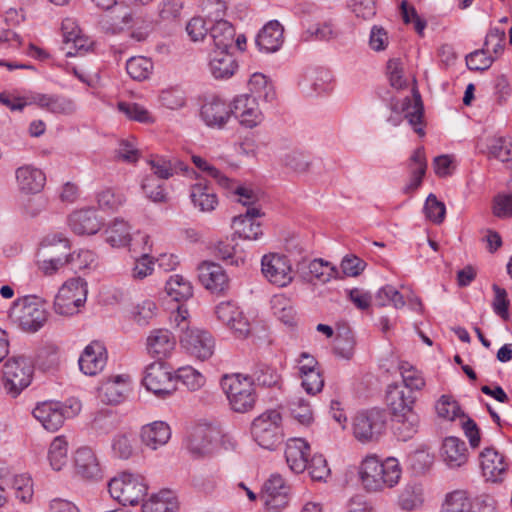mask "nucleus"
I'll return each mask as SVG.
<instances>
[{
	"mask_svg": "<svg viewBox=\"0 0 512 512\" xmlns=\"http://www.w3.org/2000/svg\"><path fill=\"white\" fill-rule=\"evenodd\" d=\"M402 111L405 119L408 120L413 130L420 136H424L425 132L422 124L424 108L419 94H415L414 98L405 97L402 103Z\"/></svg>",
	"mask_w": 512,
	"mask_h": 512,
	"instance_id": "nucleus-39",
	"label": "nucleus"
},
{
	"mask_svg": "<svg viewBox=\"0 0 512 512\" xmlns=\"http://www.w3.org/2000/svg\"><path fill=\"white\" fill-rule=\"evenodd\" d=\"M386 430V415L382 410L359 412L352 421L355 439L362 444L377 442Z\"/></svg>",
	"mask_w": 512,
	"mask_h": 512,
	"instance_id": "nucleus-8",
	"label": "nucleus"
},
{
	"mask_svg": "<svg viewBox=\"0 0 512 512\" xmlns=\"http://www.w3.org/2000/svg\"><path fill=\"white\" fill-rule=\"evenodd\" d=\"M296 271L300 278L307 283H312L314 280L320 283H327L333 278H337L339 271L330 262L322 258H315L311 261L302 260L297 263Z\"/></svg>",
	"mask_w": 512,
	"mask_h": 512,
	"instance_id": "nucleus-15",
	"label": "nucleus"
},
{
	"mask_svg": "<svg viewBox=\"0 0 512 512\" xmlns=\"http://www.w3.org/2000/svg\"><path fill=\"white\" fill-rule=\"evenodd\" d=\"M404 386L410 390L407 394L413 391H419L425 386V380L422 373L408 363H403L399 367Z\"/></svg>",
	"mask_w": 512,
	"mask_h": 512,
	"instance_id": "nucleus-57",
	"label": "nucleus"
},
{
	"mask_svg": "<svg viewBox=\"0 0 512 512\" xmlns=\"http://www.w3.org/2000/svg\"><path fill=\"white\" fill-rule=\"evenodd\" d=\"M126 70L132 79L143 81L152 73L153 63L144 56L131 57L126 63Z\"/></svg>",
	"mask_w": 512,
	"mask_h": 512,
	"instance_id": "nucleus-51",
	"label": "nucleus"
},
{
	"mask_svg": "<svg viewBox=\"0 0 512 512\" xmlns=\"http://www.w3.org/2000/svg\"><path fill=\"white\" fill-rule=\"evenodd\" d=\"M157 306L152 300H143L131 310L132 319L140 326H146L155 317Z\"/></svg>",
	"mask_w": 512,
	"mask_h": 512,
	"instance_id": "nucleus-61",
	"label": "nucleus"
},
{
	"mask_svg": "<svg viewBox=\"0 0 512 512\" xmlns=\"http://www.w3.org/2000/svg\"><path fill=\"white\" fill-rule=\"evenodd\" d=\"M136 16L137 13L132 9L123 5L118 6L111 17V23L106 26V30L112 34H118L125 29H131Z\"/></svg>",
	"mask_w": 512,
	"mask_h": 512,
	"instance_id": "nucleus-49",
	"label": "nucleus"
},
{
	"mask_svg": "<svg viewBox=\"0 0 512 512\" xmlns=\"http://www.w3.org/2000/svg\"><path fill=\"white\" fill-rule=\"evenodd\" d=\"M218 432L210 425L200 424L192 428L187 440L186 449L194 459L210 456L216 445Z\"/></svg>",
	"mask_w": 512,
	"mask_h": 512,
	"instance_id": "nucleus-13",
	"label": "nucleus"
},
{
	"mask_svg": "<svg viewBox=\"0 0 512 512\" xmlns=\"http://www.w3.org/2000/svg\"><path fill=\"white\" fill-rule=\"evenodd\" d=\"M190 198L194 207L201 212H211L218 205L217 196L207 183L194 184L190 190Z\"/></svg>",
	"mask_w": 512,
	"mask_h": 512,
	"instance_id": "nucleus-37",
	"label": "nucleus"
},
{
	"mask_svg": "<svg viewBox=\"0 0 512 512\" xmlns=\"http://www.w3.org/2000/svg\"><path fill=\"white\" fill-rule=\"evenodd\" d=\"M108 490L120 504L134 506L147 495L148 485L142 475L123 472L109 481Z\"/></svg>",
	"mask_w": 512,
	"mask_h": 512,
	"instance_id": "nucleus-3",
	"label": "nucleus"
},
{
	"mask_svg": "<svg viewBox=\"0 0 512 512\" xmlns=\"http://www.w3.org/2000/svg\"><path fill=\"white\" fill-rule=\"evenodd\" d=\"M283 26L277 21H269L258 33L256 44L265 52H276L284 42Z\"/></svg>",
	"mask_w": 512,
	"mask_h": 512,
	"instance_id": "nucleus-33",
	"label": "nucleus"
},
{
	"mask_svg": "<svg viewBox=\"0 0 512 512\" xmlns=\"http://www.w3.org/2000/svg\"><path fill=\"white\" fill-rule=\"evenodd\" d=\"M386 401L389 405L395 422V433L399 439L407 441L417 433L420 419L414 411L415 397L405 394L397 384L387 388Z\"/></svg>",
	"mask_w": 512,
	"mask_h": 512,
	"instance_id": "nucleus-2",
	"label": "nucleus"
},
{
	"mask_svg": "<svg viewBox=\"0 0 512 512\" xmlns=\"http://www.w3.org/2000/svg\"><path fill=\"white\" fill-rule=\"evenodd\" d=\"M221 387L235 412L244 413L254 407L255 392L248 378L240 374L225 375L221 380Z\"/></svg>",
	"mask_w": 512,
	"mask_h": 512,
	"instance_id": "nucleus-7",
	"label": "nucleus"
},
{
	"mask_svg": "<svg viewBox=\"0 0 512 512\" xmlns=\"http://www.w3.org/2000/svg\"><path fill=\"white\" fill-rule=\"evenodd\" d=\"M292 417L301 425L309 426L313 422V411L310 403L301 396H293L288 402Z\"/></svg>",
	"mask_w": 512,
	"mask_h": 512,
	"instance_id": "nucleus-48",
	"label": "nucleus"
},
{
	"mask_svg": "<svg viewBox=\"0 0 512 512\" xmlns=\"http://www.w3.org/2000/svg\"><path fill=\"white\" fill-rule=\"evenodd\" d=\"M15 177L19 190L27 194L39 193L46 182L45 174L40 169L30 165L17 168Z\"/></svg>",
	"mask_w": 512,
	"mask_h": 512,
	"instance_id": "nucleus-29",
	"label": "nucleus"
},
{
	"mask_svg": "<svg viewBox=\"0 0 512 512\" xmlns=\"http://www.w3.org/2000/svg\"><path fill=\"white\" fill-rule=\"evenodd\" d=\"M198 279L212 293H221L229 286V278L225 270L214 262H203L199 265Z\"/></svg>",
	"mask_w": 512,
	"mask_h": 512,
	"instance_id": "nucleus-22",
	"label": "nucleus"
},
{
	"mask_svg": "<svg viewBox=\"0 0 512 512\" xmlns=\"http://www.w3.org/2000/svg\"><path fill=\"white\" fill-rule=\"evenodd\" d=\"M208 69L215 79H228L238 69V63L230 50L212 49L208 54Z\"/></svg>",
	"mask_w": 512,
	"mask_h": 512,
	"instance_id": "nucleus-24",
	"label": "nucleus"
},
{
	"mask_svg": "<svg viewBox=\"0 0 512 512\" xmlns=\"http://www.w3.org/2000/svg\"><path fill=\"white\" fill-rule=\"evenodd\" d=\"M105 240L112 247H124L132 240L130 226L123 219H115L105 229Z\"/></svg>",
	"mask_w": 512,
	"mask_h": 512,
	"instance_id": "nucleus-43",
	"label": "nucleus"
},
{
	"mask_svg": "<svg viewBox=\"0 0 512 512\" xmlns=\"http://www.w3.org/2000/svg\"><path fill=\"white\" fill-rule=\"evenodd\" d=\"M177 509V499L169 490H163L151 495L142 504V512H176Z\"/></svg>",
	"mask_w": 512,
	"mask_h": 512,
	"instance_id": "nucleus-40",
	"label": "nucleus"
},
{
	"mask_svg": "<svg viewBox=\"0 0 512 512\" xmlns=\"http://www.w3.org/2000/svg\"><path fill=\"white\" fill-rule=\"evenodd\" d=\"M164 180L155 177L154 175H147L141 182V189L146 197L155 203H165L168 200V195L165 191Z\"/></svg>",
	"mask_w": 512,
	"mask_h": 512,
	"instance_id": "nucleus-50",
	"label": "nucleus"
},
{
	"mask_svg": "<svg viewBox=\"0 0 512 512\" xmlns=\"http://www.w3.org/2000/svg\"><path fill=\"white\" fill-rule=\"evenodd\" d=\"M175 345V337L167 329L152 330L146 340L149 355L158 359L168 357L174 350Z\"/></svg>",
	"mask_w": 512,
	"mask_h": 512,
	"instance_id": "nucleus-26",
	"label": "nucleus"
},
{
	"mask_svg": "<svg viewBox=\"0 0 512 512\" xmlns=\"http://www.w3.org/2000/svg\"><path fill=\"white\" fill-rule=\"evenodd\" d=\"M181 329L180 345L189 355L204 361L214 354L215 340L210 332L196 327Z\"/></svg>",
	"mask_w": 512,
	"mask_h": 512,
	"instance_id": "nucleus-10",
	"label": "nucleus"
},
{
	"mask_svg": "<svg viewBox=\"0 0 512 512\" xmlns=\"http://www.w3.org/2000/svg\"><path fill=\"white\" fill-rule=\"evenodd\" d=\"M93 41L82 34H75L64 42L63 49L66 51L67 57L84 55L92 49Z\"/></svg>",
	"mask_w": 512,
	"mask_h": 512,
	"instance_id": "nucleus-58",
	"label": "nucleus"
},
{
	"mask_svg": "<svg viewBox=\"0 0 512 512\" xmlns=\"http://www.w3.org/2000/svg\"><path fill=\"white\" fill-rule=\"evenodd\" d=\"M155 177L167 180L179 172L187 171V165L177 158L168 156H152L148 160Z\"/></svg>",
	"mask_w": 512,
	"mask_h": 512,
	"instance_id": "nucleus-35",
	"label": "nucleus"
},
{
	"mask_svg": "<svg viewBox=\"0 0 512 512\" xmlns=\"http://www.w3.org/2000/svg\"><path fill=\"white\" fill-rule=\"evenodd\" d=\"M480 458L484 477L492 482L501 481L507 470L505 457L494 448H486Z\"/></svg>",
	"mask_w": 512,
	"mask_h": 512,
	"instance_id": "nucleus-30",
	"label": "nucleus"
},
{
	"mask_svg": "<svg viewBox=\"0 0 512 512\" xmlns=\"http://www.w3.org/2000/svg\"><path fill=\"white\" fill-rule=\"evenodd\" d=\"M87 283L81 277L70 278L59 288L54 299V310L59 315L71 316L79 312L87 299Z\"/></svg>",
	"mask_w": 512,
	"mask_h": 512,
	"instance_id": "nucleus-6",
	"label": "nucleus"
},
{
	"mask_svg": "<svg viewBox=\"0 0 512 512\" xmlns=\"http://www.w3.org/2000/svg\"><path fill=\"white\" fill-rule=\"evenodd\" d=\"M424 503L423 488L420 484L409 483L398 496L399 508L406 512H412L422 507Z\"/></svg>",
	"mask_w": 512,
	"mask_h": 512,
	"instance_id": "nucleus-42",
	"label": "nucleus"
},
{
	"mask_svg": "<svg viewBox=\"0 0 512 512\" xmlns=\"http://www.w3.org/2000/svg\"><path fill=\"white\" fill-rule=\"evenodd\" d=\"M50 466L55 471H60L68 462V442L64 436H57L50 444L48 451Z\"/></svg>",
	"mask_w": 512,
	"mask_h": 512,
	"instance_id": "nucleus-46",
	"label": "nucleus"
},
{
	"mask_svg": "<svg viewBox=\"0 0 512 512\" xmlns=\"http://www.w3.org/2000/svg\"><path fill=\"white\" fill-rule=\"evenodd\" d=\"M33 373L34 366L29 358L24 356L10 358L3 367L5 389L13 397L18 396L30 385Z\"/></svg>",
	"mask_w": 512,
	"mask_h": 512,
	"instance_id": "nucleus-9",
	"label": "nucleus"
},
{
	"mask_svg": "<svg viewBox=\"0 0 512 512\" xmlns=\"http://www.w3.org/2000/svg\"><path fill=\"white\" fill-rule=\"evenodd\" d=\"M111 447L115 457L127 460L134 453V437L130 433H118L113 437Z\"/></svg>",
	"mask_w": 512,
	"mask_h": 512,
	"instance_id": "nucleus-55",
	"label": "nucleus"
},
{
	"mask_svg": "<svg viewBox=\"0 0 512 512\" xmlns=\"http://www.w3.org/2000/svg\"><path fill=\"white\" fill-rule=\"evenodd\" d=\"M215 314L218 320L238 337H246L249 334L250 323L234 303L230 301L219 303L216 306Z\"/></svg>",
	"mask_w": 512,
	"mask_h": 512,
	"instance_id": "nucleus-19",
	"label": "nucleus"
},
{
	"mask_svg": "<svg viewBox=\"0 0 512 512\" xmlns=\"http://www.w3.org/2000/svg\"><path fill=\"white\" fill-rule=\"evenodd\" d=\"M213 22L210 26V35L214 43L213 49L230 50L236 36L235 28L223 19H215Z\"/></svg>",
	"mask_w": 512,
	"mask_h": 512,
	"instance_id": "nucleus-38",
	"label": "nucleus"
},
{
	"mask_svg": "<svg viewBox=\"0 0 512 512\" xmlns=\"http://www.w3.org/2000/svg\"><path fill=\"white\" fill-rule=\"evenodd\" d=\"M143 384L158 397H167L176 391V379L162 362H154L146 368Z\"/></svg>",
	"mask_w": 512,
	"mask_h": 512,
	"instance_id": "nucleus-12",
	"label": "nucleus"
},
{
	"mask_svg": "<svg viewBox=\"0 0 512 512\" xmlns=\"http://www.w3.org/2000/svg\"><path fill=\"white\" fill-rule=\"evenodd\" d=\"M165 290L175 301L186 300L193 294L191 283L181 275H172L166 281Z\"/></svg>",
	"mask_w": 512,
	"mask_h": 512,
	"instance_id": "nucleus-47",
	"label": "nucleus"
},
{
	"mask_svg": "<svg viewBox=\"0 0 512 512\" xmlns=\"http://www.w3.org/2000/svg\"><path fill=\"white\" fill-rule=\"evenodd\" d=\"M230 107L231 114L245 127H256L262 121L258 102L251 95L242 94L235 97Z\"/></svg>",
	"mask_w": 512,
	"mask_h": 512,
	"instance_id": "nucleus-18",
	"label": "nucleus"
},
{
	"mask_svg": "<svg viewBox=\"0 0 512 512\" xmlns=\"http://www.w3.org/2000/svg\"><path fill=\"white\" fill-rule=\"evenodd\" d=\"M249 92L247 95L255 97V100L262 99L266 102L272 101L275 91L272 83L262 73H254L248 81Z\"/></svg>",
	"mask_w": 512,
	"mask_h": 512,
	"instance_id": "nucleus-45",
	"label": "nucleus"
},
{
	"mask_svg": "<svg viewBox=\"0 0 512 512\" xmlns=\"http://www.w3.org/2000/svg\"><path fill=\"white\" fill-rule=\"evenodd\" d=\"M251 435L259 446L273 450L284 436L280 412L270 409L257 416L251 424Z\"/></svg>",
	"mask_w": 512,
	"mask_h": 512,
	"instance_id": "nucleus-5",
	"label": "nucleus"
},
{
	"mask_svg": "<svg viewBox=\"0 0 512 512\" xmlns=\"http://www.w3.org/2000/svg\"><path fill=\"white\" fill-rule=\"evenodd\" d=\"M171 438V428L164 421H154L142 426L140 439L144 446L157 450L165 446Z\"/></svg>",
	"mask_w": 512,
	"mask_h": 512,
	"instance_id": "nucleus-27",
	"label": "nucleus"
},
{
	"mask_svg": "<svg viewBox=\"0 0 512 512\" xmlns=\"http://www.w3.org/2000/svg\"><path fill=\"white\" fill-rule=\"evenodd\" d=\"M441 455L450 468H458L467 462V447L464 441L457 437H447L442 444Z\"/></svg>",
	"mask_w": 512,
	"mask_h": 512,
	"instance_id": "nucleus-34",
	"label": "nucleus"
},
{
	"mask_svg": "<svg viewBox=\"0 0 512 512\" xmlns=\"http://www.w3.org/2000/svg\"><path fill=\"white\" fill-rule=\"evenodd\" d=\"M273 313L285 324L291 325L294 321L295 311L288 298L283 294L273 296L271 300Z\"/></svg>",
	"mask_w": 512,
	"mask_h": 512,
	"instance_id": "nucleus-59",
	"label": "nucleus"
},
{
	"mask_svg": "<svg viewBox=\"0 0 512 512\" xmlns=\"http://www.w3.org/2000/svg\"><path fill=\"white\" fill-rule=\"evenodd\" d=\"M49 253H37L36 265L44 276H53L67 265V258H53Z\"/></svg>",
	"mask_w": 512,
	"mask_h": 512,
	"instance_id": "nucleus-56",
	"label": "nucleus"
},
{
	"mask_svg": "<svg viewBox=\"0 0 512 512\" xmlns=\"http://www.w3.org/2000/svg\"><path fill=\"white\" fill-rule=\"evenodd\" d=\"M245 378H248L252 384L255 382L265 387H271L278 381V376L275 371L264 364L256 365L252 373L245 376Z\"/></svg>",
	"mask_w": 512,
	"mask_h": 512,
	"instance_id": "nucleus-63",
	"label": "nucleus"
},
{
	"mask_svg": "<svg viewBox=\"0 0 512 512\" xmlns=\"http://www.w3.org/2000/svg\"><path fill=\"white\" fill-rule=\"evenodd\" d=\"M68 408L57 401H45L33 410V416L48 431L58 430L64 423Z\"/></svg>",
	"mask_w": 512,
	"mask_h": 512,
	"instance_id": "nucleus-20",
	"label": "nucleus"
},
{
	"mask_svg": "<svg viewBox=\"0 0 512 512\" xmlns=\"http://www.w3.org/2000/svg\"><path fill=\"white\" fill-rule=\"evenodd\" d=\"M130 391V377L116 375L103 380L98 387V399L107 405L122 403Z\"/></svg>",
	"mask_w": 512,
	"mask_h": 512,
	"instance_id": "nucleus-16",
	"label": "nucleus"
},
{
	"mask_svg": "<svg viewBox=\"0 0 512 512\" xmlns=\"http://www.w3.org/2000/svg\"><path fill=\"white\" fill-rule=\"evenodd\" d=\"M75 470L85 479L101 478V468L94 451L90 447H80L74 455Z\"/></svg>",
	"mask_w": 512,
	"mask_h": 512,
	"instance_id": "nucleus-28",
	"label": "nucleus"
},
{
	"mask_svg": "<svg viewBox=\"0 0 512 512\" xmlns=\"http://www.w3.org/2000/svg\"><path fill=\"white\" fill-rule=\"evenodd\" d=\"M261 216L260 209L255 206L247 208L244 214L235 216L232 221L235 234L245 240H258L263 235L261 223L258 221Z\"/></svg>",
	"mask_w": 512,
	"mask_h": 512,
	"instance_id": "nucleus-21",
	"label": "nucleus"
},
{
	"mask_svg": "<svg viewBox=\"0 0 512 512\" xmlns=\"http://www.w3.org/2000/svg\"><path fill=\"white\" fill-rule=\"evenodd\" d=\"M261 272L264 278L278 287H286L293 281V271L287 256L268 253L262 256Z\"/></svg>",
	"mask_w": 512,
	"mask_h": 512,
	"instance_id": "nucleus-11",
	"label": "nucleus"
},
{
	"mask_svg": "<svg viewBox=\"0 0 512 512\" xmlns=\"http://www.w3.org/2000/svg\"><path fill=\"white\" fill-rule=\"evenodd\" d=\"M30 103L53 114L70 115L76 111L72 99L58 94L37 93L31 96Z\"/></svg>",
	"mask_w": 512,
	"mask_h": 512,
	"instance_id": "nucleus-25",
	"label": "nucleus"
},
{
	"mask_svg": "<svg viewBox=\"0 0 512 512\" xmlns=\"http://www.w3.org/2000/svg\"><path fill=\"white\" fill-rule=\"evenodd\" d=\"M409 169L411 176L409 183L403 188L405 194L413 193L422 184L427 169V160L423 147H419L413 152L410 157Z\"/></svg>",
	"mask_w": 512,
	"mask_h": 512,
	"instance_id": "nucleus-36",
	"label": "nucleus"
},
{
	"mask_svg": "<svg viewBox=\"0 0 512 512\" xmlns=\"http://www.w3.org/2000/svg\"><path fill=\"white\" fill-rule=\"evenodd\" d=\"M71 230L78 235H94L102 226L93 209H82L73 212L69 217Z\"/></svg>",
	"mask_w": 512,
	"mask_h": 512,
	"instance_id": "nucleus-31",
	"label": "nucleus"
},
{
	"mask_svg": "<svg viewBox=\"0 0 512 512\" xmlns=\"http://www.w3.org/2000/svg\"><path fill=\"white\" fill-rule=\"evenodd\" d=\"M175 379L176 382L181 381L190 391H197L205 384V377L192 366L178 368Z\"/></svg>",
	"mask_w": 512,
	"mask_h": 512,
	"instance_id": "nucleus-54",
	"label": "nucleus"
},
{
	"mask_svg": "<svg viewBox=\"0 0 512 512\" xmlns=\"http://www.w3.org/2000/svg\"><path fill=\"white\" fill-rule=\"evenodd\" d=\"M9 317L23 331L34 333L44 326L48 313L36 297L26 296L13 303Z\"/></svg>",
	"mask_w": 512,
	"mask_h": 512,
	"instance_id": "nucleus-4",
	"label": "nucleus"
},
{
	"mask_svg": "<svg viewBox=\"0 0 512 512\" xmlns=\"http://www.w3.org/2000/svg\"><path fill=\"white\" fill-rule=\"evenodd\" d=\"M154 29V23L150 16L137 13L133 25L131 26L130 37L138 42L145 41Z\"/></svg>",
	"mask_w": 512,
	"mask_h": 512,
	"instance_id": "nucleus-60",
	"label": "nucleus"
},
{
	"mask_svg": "<svg viewBox=\"0 0 512 512\" xmlns=\"http://www.w3.org/2000/svg\"><path fill=\"white\" fill-rule=\"evenodd\" d=\"M505 38L506 34L503 29L493 27L486 35L484 47L482 49H485L490 55L494 54V57L496 58L504 51Z\"/></svg>",
	"mask_w": 512,
	"mask_h": 512,
	"instance_id": "nucleus-62",
	"label": "nucleus"
},
{
	"mask_svg": "<svg viewBox=\"0 0 512 512\" xmlns=\"http://www.w3.org/2000/svg\"><path fill=\"white\" fill-rule=\"evenodd\" d=\"M441 512H474V505L464 490H454L446 494Z\"/></svg>",
	"mask_w": 512,
	"mask_h": 512,
	"instance_id": "nucleus-44",
	"label": "nucleus"
},
{
	"mask_svg": "<svg viewBox=\"0 0 512 512\" xmlns=\"http://www.w3.org/2000/svg\"><path fill=\"white\" fill-rule=\"evenodd\" d=\"M231 116V107L225 101L219 98L203 104L201 108V117L203 121L211 127H223Z\"/></svg>",
	"mask_w": 512,
	"mask_h": 512,
	"instance_id": "nucleus-32",
	"label": "nucleus"
},
{
	"mask_svg": "<svg viewBox=\"0 0 512 512\" xmlns=\"http://www.w3.org/2000/svg\"><path fill=\"white\" fill-rule=\"evenodd\" d=\"M107 359L105 345L100 341H92L84 348L79 357L80 371L87 376H95L105 368Z\"/></svg>",
	"mask_w": 512,
	"mask_h": 512,
	"instance_id": "nucleus-17",
	"label": "nucleus"
},
{
	"mask_svg": "<svg viewBox=\"0 0 512 512\" xmlns=\"http://www.w3.org/2000/svg\"><path fill=\"white\" fill-rule=\"evenodd\" d=\"M96 254L88 249H78L67 257V265L71 267V270L78 272L84 269H91L96 264Z\"/></svg>",
	"mask_w": 512,
	"mask_h": 512,
	"instance_id": "nucleus-52",
	"label": "nucleus"
},
{
	"mask_svg": "<svg viewBox=\"0 0 512 512\" xmlns=\"http://www.w3.org/2000/svg\"><path fill=\"white\" fill-rule=\"evenodd\" d=\"M284 455L286 463L293 473H303L307 468L310 445L303 438H290L286 442Z\"/></svg>",
	"mask_w": 512,
	"mask_h": 512,
	"instance_id": "nucleus-23",
	"label": "nucleus"
},
{
	"mask_svg": "<svg viewBox=\"0 0 512 512\" xmlns=\"http://www.w3.org/2000/svg\"><path fill=\"white\" fill-rule=\"evenodd\" d=\"M309 475L314 481H326L330 475V469L327 461L321 454H314L307 462Z\"/></svg>",
	"mask_w": 512,
	"mask_h": 512,
	"instance_id": "nucleus-64",
	"label": "nucleus"
},
{
	"mask_svg": "<svg viewBox=\"0 0 512 512\" xmlns=\"http://www.w3.org/2000/svg\"><path fill=\"white\" fill-rule=\"evenodd\" d=\"M358 474L361 484L367 491L377 492L397 485L402 469L395 458L380 461L375 456H367L362 460Z\"/></svg>",
	"mask_w": 512,
	"mask_h": 512,
	"instance_id": "nucleus-1",
	"label": "nucleus"
},
{
	"mask_svg": "<svg viewBox=\"0 0 512 512\" xmlns=\"http://www.w3.org/2000/svg\"><path fill=\"white\" fill-rule=\"evenodd\" d=\"M119 112L123 113L129 120L144 124L154 122L152 114L142 105L134 102H119L117 104Z\"/></svg>",
	"mask_w": 512,
	"mask_h": 512,
	"instance_id": "nucleus-53",
	"label": "nucleus"
},
{
	"mask_svg": "<svg viewBox=\"0 0 512 512\" xmlns=\"http://www.w3.org/2000/svg\"><path fill=\"white\" fill-rule=\"evenodd\" d=\"M70 241L61 233L47 235L41 242L38 252L49 253L53 258H67L70 254Z\"/></svg>",
	"mask_w": 512,
	"mask_h": 512,
	"instance_id": "nucleus-41",
	"label": "nucleus"
},
{
	"mask_svg": "<svg viewBox=\"0 0 512 512\" xmlns=\"http://www.w3.org/2000/svg\"><path fill=\"white\" fill-rule=\"evenodd\" d=\"M290 487L279 474L271 475L264 485L262 500L267 512H281L289 502Z\"/></svg>",
	"mask_w": 512,
	"mask_h": 512,
	"instance_id": "nucleus-14",
	"label": "nucleus"
}]
</instances>
